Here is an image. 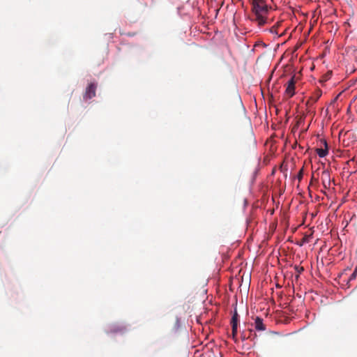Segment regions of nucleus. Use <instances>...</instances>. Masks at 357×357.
Listing matches in <instances>:
<instances>
[{
  "mask_svg": "<svg viewBox=\"0 0 357 357\" xmlns=\"http://www.w3.org/2000/svg\"><path fill=\"white\" fill-rule=\"evenodd\" d=\"M279 23L277 24V25H274L271 29V31L272 33H275L278 34V32H277V28L279 26Z\"/></svg>",
  "mask_w": 357,
  "mask_h": 357,
  "instance_id": "obj_12",
  "label": "nucleus"
},
{
  "mask_svg": "<svg viewBox=\"0 0 357 357\" xmlns=\"http://www.w3.org/2000/svg\"><path fill=\"white\" fill-rule=\"evenodd\" d=\"M295 84L296 82L294 79V76H293L287 82V89L285 90V93L289 98H291L295 94Z\"/></svg>",
  "mask_w": 357,
  "mask_h": 357,
  "instance_id": "obj_3",
  "label": "nucleus"
},
{
  "mask_svg": "<svg viewBox=\"0 0 357 357\" xmlns=\"http://www.w3.org/2000/svg\"><path fill=\"white\" fill-rule=\"evenodd\" d=\"M356 275H357V268H356L355 271H354V273L351 274L350 279L352 280V279L356 278Z\"/></svg>",
  "mask_w": 357,
  "mask_h": 357,
  "instance_id": "obj_13",
  "label": "nucleus"
},
{
  "mask_svg": "<svg viewBox=\"0 0 357 357\" xmlns=\"http://www.w3.org/2000/svg\"><path fill=\"white\" fill-rule=\"evenodd\" d=\"M303 176V168L300 169V171L298 172V174L297 175V178H298V181H301L302 179Z\"/></svg>",
  "mask_w": 357,
  "mask_h": 357,
  "instance_id": "obj_11",
  "label": "nucleus"
},
{
  "mask_svg": "<svg viewBox=\"0 0 357 357\" xmlns=\"http://www.w3.org/2000/svg\"><path fill=\"white\" fill-rule=\"evenodd\" d=\"M238 322H239V315L238 314L237 310L235 308L233 316L231 319V322H230L231 325V328L238 327Z\"/></svg>",
  "mask_w": 357,
  "mask_h": 357,
  "instance_id": "obj_5",
  "label": "nucleus"
},
{
  "mask_svg": "<svg viewBox=\"0 0 357 357\" xmlns=\"http://www.w3.org/2000/svg\"><path fill=\"white\" fill-rule=\"evenodd\" d=\"M252 12L254 15L252 20L257 22L261 26L266 24L267 16L270 7L264 0H251Z\"/></svg>",
  "mask_w": 357,
  "mask_h": 357,
  "instance_id": "obj_1",
  "label": "nucleus"
},
{
  "mask_svg": "<svg viewBox=\"0 0 357 357\" xmlns=\"http://www.w3.org/2000/svg\"><path fill=\"white\" fill-rule=\"evenodd\" d=\"M294 269L298 273H301L304 271V268L303 266L298 265L294 266Z\"/></svg>",
  "mask_w": 357,
  "mask_h": 357,
  "instance_id": "obj_10",
  "label": "nucleus"
},
{
  "mask_svg": "<svg viewBox=\"0 0 357 357\" xmlns=\"http://www.w3.org/2000/svg\"><path fill=\"white\" fill-rule=\"evenodd\" d=\"M322 95V91L321 89H317L315 90L314 94L310 98V100H308L307 103L310 102V101H312V102H316L319 98Z\"/></svg>",
  "mask_w": 357,
  "mask_h": 357,
  "instance_id": "obj_6",
  "label": "nucleus"
},
{
  "mask_svg": "<svg viewBox=\"0 0 357 357\" xmlns=\"http://www.w3.org/2000/svg\"><path fill=\"white\" fill-rule=\"evenodd\" d=\"M124 331H126V328L123 326H115L111 329L113 333L123 332Z\"/></svg>",
  "mask_w": 357,
  "mask_h": 357,
  "instance_id": "obj_8",
  "label": "nucleus"
},
{
  "mask_svg": "<svg viewBox=\"0 0 357 357\" xmlns=\"http://www.w3.org/2000/svg\"><path fill=\"white\" fill-rule=\"evenodd\" d=\"M231 328H232V333H231L232 338L235 341H236V335H237V332H238V327Z\"/></svg>",
  "mask_w": 357,
  "mask_h": 357,
  "instance_id": "obj_9",
  "label": "nucleus"
},
{
  "mask_svg": "<svg viewBox=\"0 0 357 357\" xmlns=\"http://www.w3.org/2000/svg\"><path fill=\"white\" fill-rule=\"evenodd\" d=\"M255 327L257 331H263L266 330V326L263 323V319L259 317L255 319Z\"/></svg>",
  "mask_w": 357,
  "mask_h": 357,
  "instance_id": "obj_4",
  "label": "nucleus"
},
{
  "mask_svg": "<svg viewBox=\"0 0 357 357\" xmlns=\"http://www.w3.org/2000/svg\"><path fill=\"white\" fill-rule=\"evenodd\" d=\"M324 144L325 146V149H317L316 151L318 155L321 158L325 157L328 154V145L326 142L324 141Z\"/></svg>",
  "mask_w": 357,
  "mask_h": 357,
  "instance_id": "obj_7",
  "label": "nucleus"
},
{
  "mask_svg": "<svg viewBox=\"0 0 357 357\" xmlns=\"http://www.w3.org/2000/svg\"><path fill=\"white\" fill-rule=\"evenodd\" d=\"M97 85L95 83H91L86 89L83 95L84 100H88L96 96Z\"/></svg>",
  "mask_w": 357,
  "mask_h": 357,
  "instance_id": "obj_2",
  "label": "nucleus"
}]
</instances>
